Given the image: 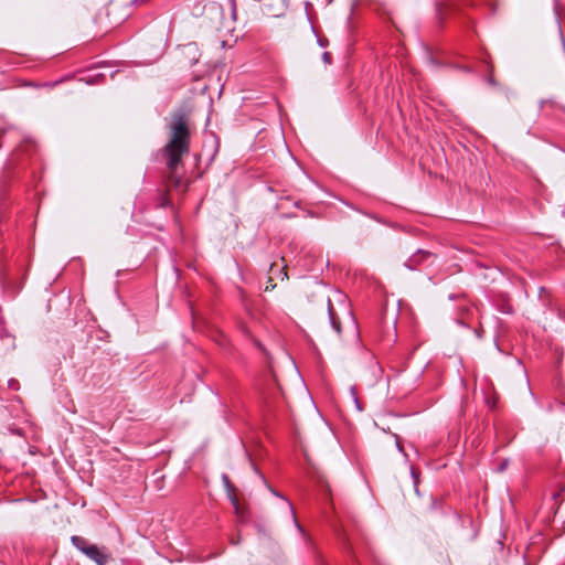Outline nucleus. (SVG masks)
<instances>
[{
  "label": "nucleus",
  "instance_id": "obj_17",
  "mask_svg": "<svg viewBox=\"0 0 565 565\" xmlns=\"http://www.w3.org/2000/svg\"><path fill=\"white\" fill-rule=\"evenodd\" d=\"M443 7H444V6H443V4H440V3H439V4H437L436 10H437L438 15H439V14H441Z\"/></svg>",
  "mask_w": 565,
  "mask_h": 565
},
{
  "label": "nucleus",
  "instance_id": "obj_16",
  "mask_svg": "<svg viewBox=\"0 0 565 565\" xmlns=\"http://www.w3.org/2000/svg\"><path fill=\"white\" fill-rule=\"evenodd\" d=\"M322 60H323V62H324V63L330 64V63H331V61H332V58H331V54H330L329 52H324V53L322 54Z\"/></svg>",
  "mask_w": 565,
  "mask_h": 565
},
{
  "label": "nucleus",
  "instance_id": "obj_4",
  "mask_svg": "<svg viewBox=\"0 0 565 565\" xmlns=\"http://www.w3.org/2000/svg\"><path fill=\"white\" fill-rule=\"evenodd\" d=\"M433 257L434 255L430 252L417 249L412 256H409L406 259L404 266L409 270H416L419 268L420 265L428 262Z\"/></svg>",
  "mask_w": 565,
  "mask_h": 565
},
{
  "label": "nucleus",
  "instance_id": "obj_11",
  "mask_svg": "<svg viewBox=\"0 0 565 565\" xmlns=\"http://www.w3.org/2000/svg\"><path fill=\"white\" fill-rule=\"evenodd\" d=\"M226 6L231 10L233 19H236V0H227Z\"/></svg>",
  "mask_w": 565,
  "mask_h": 565
},
{
  "label": "nucleus",
  "instance_id": "obj_3",
  "mask_svg": "<svg viewBox=\"0 0 565 565\" xmlns=\"http://www.w3.org/2000/svg\"><path fill=\"white\" fill-rule=\"evenodd\" d=\"M121 3L122 2L119 0H111L105 8V13L108 18L109 25L111 26L120 24L130 15L128 10H125L120 13L118 12Z\"/></svg>",
  "mask_w": 565,
  "mask_h": 565
},
{
  "label": "nucleus",
  "instance_id": "obj_14",
  "mask_svg": "<svg viewBox=\"0 0 565 565\" xmlns=\"http://www.w3.org/2000/svg\"><path fill=\"white\" fill-rule=\"evenodd\" d=\"M556 25H557V30H558V34H559V39H561L562 46H563V49L565 50V41H564V38H563V32H562L561 21H559V19H558V18H556Z\"/></svg>",
  "mask_w": 565,
  "mask_h": 565
},
{
  "label": "nucleus",
  "instance_id": "obj_2",
  "mask_svg": "<svg viewBox=\"0 0 565 565\" xmlns=\"http://www.w3.org/2000/svg\"><path fill=\"white\" fill-rule=\"evenodd\" d=\"M73 546L93 561L96 565H107L111 559V555L105 546L90 544L87 539L73 535L71 537Z\"/></svg>",
  "mask_w": 565,
  "mask_h": 565
},
{
  "label": "nucleus",
  "instance_id": "obj_5",
  "mask_svg": "<svg viewBox=\"0 0 565 565\" xmlns=\"http://www.w3.org/2000/svg\"><path fill=\"white\" fill-rule=\"evenodd\" d=\"M327 308H328V316H329L330 324H331L332 329L340 335L341 334V322H340V319H339V317L333 308V305L329 298L327 299Z\"/></svg>",
  "mask_w": 565,
  "mask_h": 565
},
{
  "label": "nucleus",
  "instance_id": "obj_15",
  "mask_svg": "<svg viewBox=\"0 0 565 565\" xmlns=\"http://www.w3.org/2000/svg\"><path fill=\"white\" fill-rule=\"evenodd\" d=\"M486 82L493 87L498 86V82L494 79L492 75V70H490V74L487 76Z\"/></svg>",
  "mask_w": 565,
  "mask_h": 565
},
{
  "label": "nucleus",
  "instance_id": "obj_13",
  "mask_svg": "<svg viewBox=\"0 0 565 565\" xmlns=\"http://www.w3.org/2000/svg\"><path fill=\"white\" fill-rule=\"evenodd\" d=\"M8 387L13 390V391H18L20 388V383L15 379H10L8 381Z\"/></svg>",
  "mask_w": 565,
  "mask_h": 565
},
{
  "label": "nucleus",
  "instance_id": "obj_9",
  "mask_svg": "<svg viewBox=\"0 0 565 565\" xmlns=\"http://www.w3.org/2000/svg\"><path fill=\"white\" fill-rule=\"evenodd\" d=\"M349 391H350V395L352 397V401H353L356 409L359 412H362L363 411V406H362V404L359 401L356 386L355 385L350 386Z\"/></svg>",
  "mask_w": 565,
  "mask_h": 565
},
{
  "label": "nucleus",
  "instance_id": "obj_1",
  "mask_svg": "<svg viewBox=\"0 0 565 565\" xmlns=\"http://www.w3.org/2000/svg\"><path fill=\"white\" fill-rule=\"evenodd\" d=\"M190 139L189 117L183 110L174 111L169 126V139L162 149V156L166 158V166L169 171L168 182L174 188H180L183 183L182 177L177 173V169L182 161V157L190 151Z\"/></svg>",
  "mask_w": 565,
  "mask_h": 565
},
{
  "label": "nucleus",
  "instance_id": "obj_12",
  "mask_svg": "<svg viewBox=\"0 0 565 565\" xmlns=\"http://www.w3.org/2000/svg\"><path fill=\"white\" fill-rule=\"evenodd\" d=\"M150 0H127L130 7H140L148 3Z\"/></svg>",
  "mask_w": 565,
  "mask_h": 565
},
{
  "label": "nucleus",
  "instance_id": "obj_8",
  "mask_svg": "<svg viewBox=\"0 0 565 565\" xmlns=\"http://www.w3.org/2000/svg\"><path fill=\"white\" fill-rule=\"evenodd\" d=\"M204 10L205 11H212V12H215L220 15V19L222 20L224 18V7L223 4L218 3V2H210L209 4H206L204 7Z\"/></svg>",
  "mask_w": 565,
  "mask_h": 565
},
{
  "label": "nucleus",
  "instance_id": "obj_19",
  "mask_svg": "<svg viewBox=\"0 0 565 565\" xmlns=\"http://www.w3.org/2000/svg\"><path fill=\"white\" fill-rule=\"evenodd\" d=\"M256 345L259 348V349H263L260 342L256 341Z\"/></svg>",
  "mask_w": 565,
  "mask_h": 565
},
{
  "label": "nucleus",
  "instance_id": "obj_18",
  "mask_svg": "<svg viewBox=\"0 0 565 565\" xmlns=\"http://www.w3.org/2000/svg\"><path fill=\"white\" fill-rule=\"evenodd\" d=\"M507 467V461L502 462L500 466V471L504 470Z\"/></svg>",
  "mask_w": 565,
  "mask_h": 565
},
{
  "label": "nucleus",
  "instance_id": "obj_6",
  "mask_svg": "<svg viewBox=\"0 0 565 565\" xmlns=\"http://www.w3.org/2000/svg\"><path fill=\"white\" fill-rule=\"evenodd\" d=\"M270 492H271L274 495H276V497H278V498H281V499H284V500H286V501H287V504H288V508H289V511H290V515H291V518H292V521H294V523H295L296 527L298 529V531H300V532L302 533V532H303V529H302V526L299 524V522L297 521L296 513H295V510H294L292 504H291V503H290V502H289L285 497H282L279 492H277L276 490L270 489Z\"/></svg>",
  "mask_w": 565,
  "mask_h": 565
},
{
  "label": "nucleus",
  "instance_id": "obj_10",
  "mask_svg": "<svg viewBox=\"0 0 565 565\" xmlns=\"http://www.w3.org/2000/svg\"><path fill=\"white\" fill-rule=\"evenodd\" d=\"M222 480H223V483L226 488V490L228 491L230 493V497L232 499V502L235 504L236 503V500L235 498L232 497V492H234V487L233 484L231 483V480H230V477L226 475V473H223L222 475Z\"/></svg>",
  "mask_w": 565,
  "mask_h": 565
},
{
  "label": "nucleus",
  "instance_id": "obj_7",
  "mask_svg": "<svg viewBox=\"0 0 565 565\" xmlns=\"http://www.w3.org/2000/svg\"><path fill=\"white\" fill-rule=\"evenodd\" d=\"M0 340L7 341V347L10 349H13L15 347L14 338L4 328L2 321H0Z\"/></svg>",
  "mask_w": 565,
  "mask_h": 565
}]
</instances>
